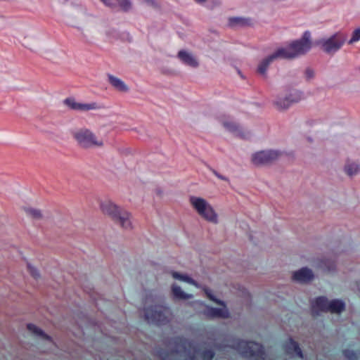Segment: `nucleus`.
<instances>
[{"instance_id": "nucleus-3", "label": "nucleus", "mask_w": 360, "mask_h": 360, "mask_svg": "<svg viewBox=\"0 0 360 360\" xmlns=\"http://www.w3.org/2000/svg\"><path fill=\"white\" fill-rule=\"evenodd\" d=\"M100 207L102 212L110 217L117 224L125 229H132L131 216L127 210L110 200L102 202Z\"/></svg>"}, {"instance_id": "nucleus-1", "label": "nucleus", "mask_w": 360, "mask_h": 360, "mask_svg": "<svg viewBox=\"0 0 360 360\" xmlns=\"http://www.w3.org/2000/svg\"><path fill=\"white\" fill-rule=\"evenodd\" d=\"M72 25L78 29L84 37L94 32L96 28V18L87 13L86 9L81 6L72 8L70 15Z\"/></svg>"}, {"instance_id": "nucleus-27", "label": "nucleus", "mask_w": 360, "mask_h": 360, "mask_svg": "<svg viewBox=\"0 0 360 360\" xmlns=\"http://www.w3.org/2000/svg\"><path fill=\"white\" fill-rule=\"evenodd\" d=\"M320 267L323 269L325 271L330 273L335 270V264L334 261L326 259L325 261L321 262Z\"/></svg>"}, {"instance_id": "nucleus-29", "label": "nucleus", "mask_w": 360, "mask_h": 360, "mask_svg": "<svg viewBox=\"0 0 360 360\" xmlns=\"http://www.w3.org/2000/svg\"><path fill=\"white\" fill-rule=\"evenodd\" d=\"M115 3H117L119 6L125 11L131 8V3L129 0H113Z\"/></svg>"}, {"instance_id": "nucleus-5", "label": "nucleus", "mask_w": 360, "mask_h": 360, "mask_svg": "<svg viewBox=\"0 0 360 360\" xmlns=\"http://www.w3.org/2000/svg\"><path fill=\"white\" fill-rule=\"evenodd\" d=\"M232 347L238 350L242 356L251 360H267L263 347L255 342L237 340Z\"/></svg>"}, {"instance_id": "nucleus-10", "label": "nucleus", "mask_w": 360, "mask_h": 360, "mask_svg": "<svg viewBox=\"0 0 360 360\" xmlns=\"http://www.w3.org/2000/svg\"><path fill=\"white\" fill-rule=\"evenodd\" d=\"M205 292L207 297L212 301L214 302L216 304L223 306V308H215L211 307H207L203 314L208 318L214 319V318H227L229 317V311L226 307V305L223 301H221L214 297L212 295V290L210 289H205Z\"/></svg>"}, {"instance_id": "nucleus-37", "label": "nucleus", "mask_w": 360, "mask_h": 360, "mask_svg": "<svg viewBox=\"0 0 360 360\" xmlns=\"http://www.w3.org/2000/svg\"><path fill=\"white\" fill-rule=\"evenodd\" d=\"M141 2L146 4L148 5L154 6L155 1L153 0H139Z\"/></svg>"}, {"instance_id": "nucleus-11", "label": "nucleus", "mask_w": 360, "mask_h": 360, "mask_svg": "<svg viewBox=\"0 0 360 360\" xmlns=\"http://www.w3.org/2000/svg\"><path fill=\"white\" fill-rule=\"evenodd\" d=\"M345 41V37L340 33H336L328 39L321 40L320 44L324 52L328 54H333L340 49Z\"/></svg>"}, {"instance_id": "nucleus-19", "label": "nucleus", "mask_w": 360, "mask_h": 360, "mask_svg": "<svg viewBox=\"0 0 360 360\" xmlns=\"http://www.w3.org/2000/svg\"><path fill=\"white\" fill-rule=\"evenodd\" d=\"M284 348L288 354H295L300 358H302V352L298 344L292 338H290L285 344Z\"/></svg>"}, {"instance_id": "nucleus-13", "label": "nucleus", "mask_w": 360, "mask_h": 360, "mask_svg": "<svg viewBox=\"0 0 360 360\" xmlns=\"http://www.w3.org/2000/svg\"><path fill=\"white\" fill-rule=\"evenodd\" d=\"M64 104L70 109L80 112H87L103 108V106L96 102L79 103L73 98H68L64 100Z\"/></svg>"}, {"instance_id": "nucleus-7", "label": "nucleus", "mask_w": 360, "mask_h": 360, "mask_svg": "<svg viewBox=\"0 0 360 360\" xmlns=\"http://www.w3.org/2000/svg\"><path fill=\"white\" fill-rule=\"evenodd\" d=\"M144 315L146 320L150 323L156 325H164L169 321L171 315L169 308L155 304L150 307L144 309Z\"/></svg>"}, {"instance_id": "nucleus-8", "label": "nucleus", "mask_w": 360, "mask_h": 360, "mask_svg": "<svg viewBox=\"0 0 360 360\" xmlns=\"http://www.w3.org/2000/svg\"><path fill=\"white\" fill-rule=\"evenodd\" d=\"M345 303L340 300L328 301L326 297H319L312 303V311H330L331 313H340L345 309Z\"/></svg>"}, {"instance_id": "nucleus-34", "label": "nucleus", "mask_w": 360, "mask_h": 360, "mask_svg": "<svg viewBox=\"0 0 360 360\" xmlns=\"http://www.w3.org/2000/svg\"><path fill=\"white\" fill-rule=\"evenodd\" d=\"M307 79H311L314 77V71L312 69L308 68L304 72Z\"/></svg>"}, {"instance_id": "nucleus-23", "label": "nucleus", "mask_w": 360, "mask_h": 360, "mask_svg": "<svg viewBox=\"0 0 360 360\" xmlns=\"http://www.w3.org/2000/svg\"><path fill=\"white\" fill-rule=\"evenodd\" d=\"M344 169L348 176H352L356 175L360 172V167L356 162H347L345 165Z\"/></svg>"}, {"instance_id": "nucleus-25", "label": "nucleus", "mask_w": 360, "mask_h": 360, "mask_svg": "<svg viewBox=\"0 0 360 360\" xmlns=\"http://www.w3.org/2000/svg\"><path fill=\"white\" fill-rule=\"evenodd\" d=\"M172 276L174 278L177 279L181 281L186 282L189 284L193 285L195 286H198L196 282L186 275L181 274L178 272H172Z\"/></svg>"}, {"instance_id": "nucleus-38", "label": "nucleus", "mask_w": 360, "mask_h": 360, "mask_svg": "<svg viewBox=\"0 0 360 360\" xmlns=\"http://www.w3.org/2000/svg\"><path fill=\"white\" fill-rule=\"evenodd\" d=\"M216 2H217V4H218V5H219V4H221V3H220V1H218V0H217V1H216Z\"/></svg>"}, {"instance_id": "nucleus-35", "label": "nucleus", "mask_w": 360, "mask_h": 360, "mask_svg": "<svg viewBox=\"0 0 360 360\" xmlns=\"http://www.w3.org/2000/svg\"><path fill=\"white\" fill-rule=\"evenodd\" d=\"M211 171L219 179L223 180V181H229V179L226 176L220 174L215 169H211Z\"/></svg>"}, {"instance_id": "nucleus-14", "label": "nucleus", "mask_w": 360, "mask_h": 360, "mask_svg": "<svg viewBox=\"0 0 360 360\" xmlns=\"http://www.w3.org/2000/svg\"><path fill=\"white\" fill-rule=\"evenodd\" d=\"M177 58L185 65L193 68H197L199 66L198 58L192 52L187 50H180L177 53Z\"/></svg>"}, {"instance_id": "nucleus-30", "label": "nucleus", "mask_w": 360, "mask_h": 360, "mask_svg": "<svg viewBox=\"0 0 360 360\" xmlns=\"http://www.w3.org/2000/svg\"><path fill=\"white\" fill-rule=\"evenodd\" d=\"M360 40V27L355 29L352 33L351 39L348 41L349 44H352Z\"/></svg>"}, {"instance_id": "nucleus-39", "label": "nucleus", "mask_w": 360, "mask_h": 360, "mask_svg": "<svg viewBox=\"0 0 360 360\" xmlns=\"http://www.w3.org/2000/svg\"><path fill=\"white\" fill-rule=\"evenodd\" d=\"M165 360H168V358L165 359Z\"/></svg>"}, {"instance_id": "nucleus-12", "label": "nucleus", "mask_w": 360, "mask_h": 360, "mask_svg": "<svg viewBox=\"0 0 360 360\" xmlns=\"http://www.w3.org/2000/svg\"><path fill=\"white\" fill-rule=\"evenodd\" d=\"M219 121L226 130L236 136L246 139L250 135L248 131L243 129L230 117L222 116L219 118Z\"/></svg>"}, {"instance_id": "nucleus-18", "label": "nucleus", "mask_w": 360, "mask_h": 360, "mask_svg": "<svg viewBox=\"0 0 360 360\" xmlns=\"http://www.w3.org/2000/svg\"><path fill=\"white\" fill-rule=\"evenodd\" d=\"M250 24L251 20L243 17H231L228 20V25L232 28L243 27Z\"/></svg>"}, {"instance_id": "nucleus-36", "label": "nucleus", "mask_w": 360, "mask_h": 360, "mask_svg": "<svg viewBox=\"0 0 360 360\" xmlns=\"http://www.w3.org/2000/svg\"><path fill=\"white\" fill-rule=\"evenodd\" d=\"M103 2L106 6L113 7L115 6V3L113 0H100Z\"/></svg>"}, {"instance_id": "nucleus-28", "label": "nucleus", "mask_w": 360, "mask_h": 360, "mask_svg": "<svg viewBox=\"0 0 360 360\" xmlns=\"http://www.w3.org/2000/svg\"><path fill=\"white\" fill-rule=\"evenodd\" d=\"M22 44L25 47L30 49L31 50H33L36 47V44L34 39L29 36H25L23 38Z\"/></svg>"}, {"instance_id": "nucleus-26", "label": "nucleus", "mask_w": 360, "mask_h": 360, "mask_svg": "<svg viewBox=\"0 0 360 360\" xmlns=\"http://www.w3.org/2000/svg\"><path fill=\"white\" fill-rule=\"evenodd\" d=\"M24 210L27 216L34 219H39L42 217L41 212L39 210L32 207H25Z\"/></svg>"}, {"instance_id": "nucleus-31", "label": "nucleus", "mask_w": 360, "mask_h": 360, "mask_svg": "<svg viewBox=\"0 0 360 360\" xmlns=\"http://www.w3.org/2000/svg\"><path fill=\"white\" fill-rule=\"evenodd\" d=\"M214 353L211 349L204 350L201 354L203 360H212L214 358Z\"/></svg>"}, {"instance_id": "nucleus-40", "label": "nucleus", "mask_w": 360, "mask_h": 360, "mask_svg": "<svg viewBox=\"0 0 360 360\" xmlns=\"http://www.w3.org/2000/svg\"><path fill=\"white\" fill-rule=\"evenodd\" d=\"M191 360H194V359H193V358H192Z\"/></svg>"}, {"instance_id": "nucleus-9", "label": "nucleus", "mask_w": 360, "mask_h": 360, "mask_svg": "<svg viewBox=\"0 0 360 360\" xmlns=\"http://www.w3.org/2000/svg\"><path fill=\"white\" fill-rule=\"evenodd\" d=\"M283 153L278 150H265L252 155L251 161L257 166L271 164L282 157Z\"/></svg>"}, {"instance_id": "nucleus-4", "label": "nucleus", "mask_w": 360, "mask_h": 360, "mask_svg": "<svg viewBox=\"0 0 360 360\" xmlns=\"http://www.w3.org/2000/svg\"><path fill=\"white\" fill-rule=\"evenodd\" d=\"M189 202L198 215L203 219L214 224L219 223L217 213L205 199L197 196H191L189 198Z\"/></svg>"}, {"instance_id": "nucleus-24", "label": "nucleus", "mask_w": 360, "mask_h": 360, "mask_svg": "<svg viewBox=\"0 0 360 360\" xmlns=\"http://www.w3.org/2000/svg\"><path fill=\"white\" fill-rule=\"evenodd\" d=\"M27 329L29 331L34 334L36 336L41 338V339L46 340L49 342H51V338L45 334L40 328H37L34 324H28L27 325Z\"/></svg>"}, {"instance_id": "nucleus-17", "label": "nucleus", "mask_w": 360, "mask_h": 360, "mask_svg": "<svg viewBox=\"0 0 360 360\" xmlns=\"http://www.w3.org/2000/svg\"><path fill=\"white\" fill-rule=\"evenodd\" d=\"M109 83L118 91L126 93L128 92L129 89V86L120 78L112 75H108Z\"/></svg>"}, {"instance_id": "nucleus-16", "label": "nucleus", "mask_w": 360, "mask_h": 360, "mask_svg": "<svg viewBox=\"0 0 360 360\" xmlns=\"http://www.w3.org/2000/svg\"><path fill=\"white\" fill-rule=\"evenodd\" d=\"M314 278V274L312 271L307 267L300 269V270L295 271L292 276L293 280L300 283H307L311 281Z\"/></svg>"}, {"instance_id": "nucleus-6", "label": "nucleus", "mask_w": 360, "mask_h": 360, "mask_svg": "<svg viewBox=\"0 0 360 360\" xmlns=\"http://www.w3.org/2000/svg\"><path fill=\"white\" fill-rule=\"evenodd\" d=\"M72 136L78 146L82 149L102 148L104 145L102 139H98L92 131L86 128L77 129Z\"/></svg>"}, {"instance_id": "nucleus-15", "label": "nucleus", "mask_w": 360, "mask_h": 360, "mask_svg": "<svg viewBox=\"0 0 360 360\" xmlns=\"http://www.w3.org/2000/svg\"><path fill=\"white\" fill-rule=\"evenodd\" d=\"M278 59H283L281 58V55L277 49L276 51H274L273 53L267 56L266 58H264L258 65L257 67V72L262 75H265L269 65L276 60Z\"/></svg>"}, {"instance_id": "nucleus-22", "label": "nucleus", "mask_w": 360, "mask_h": 360, "mask_svg": "<svg viewBox=\"0 0 360 360\" xmlns=\"http://www.w3.org/2000/svg\"><path fill=\"white\" fill-rule=\"evenodd\" d=\"M274 105L279 110H285L290 108L291 103L286 99L285 96L283 97H278L274 101Z\"/></svg>"}, {"instance_id": "nucleus-21", "label": "nucleus", "mask_w": 360, "mask_h": 360, "mask_svg": "<svg viewBox=\"0 0 360 360\" xmlns=\"http://www.w3.org/2000/svg\"><path fill=\"white\" fill-rule=\"evenodd\" d=\"M286 99L289 101L291 105L300 102L302 98V93L297 89L290 90L286 95Z\"/></svg>"}, {"instance_id": "nucleus-20", "label": "nucleus", "mask_w": 360, "mask_h": 360, "mask_svg": "<svg viewBox=\"0 0 360 360\" xmlns=\"http://www.w3.org/2000/svg\"><path fill=\"white\" fill-rule=\"evenodd\" d=\"M172 291L174 298L177 300H188L193 297L191 294L184 292L181 287L175 284L172 285Z\"/></svg>"}, {"instance_id": "nucleus-2", "label": "nucleus", "mask_w": 360, "mask_h": 360, "mask_svg": "<svg viewBox=\"0 0 360 360\" xmlns=\"http://www.w3.org/2000/svg\"><path fill=\"white\" fill-rule=\"evenodd\" d=\"M311 48V34L305 32L300 39L292 41L285 47L278 49L283 59H294L307 53Z\"/></svg>"}, {"instance_id": "nucleus-32", "label": "nucleus", "mask_w": 360, "mask_h": 360, "mask_svg": "<svg viewBox=\"0 0 360 360\" xmlns=\"http://www.w3.org/2000/svg\"><path fill=\"white\" fill-rule=\"evenodd\" d=\"M343 354L348 360H357L356 354L353 351L345 349L343 351Z\"/></svg>"}, {"instance_id": "nucleus-33", "label": "nucleus", "mask_w": 360, "mask_h": 360, "mask_svg": "<svg viewBox=\"0 0 360 360\" xmlns=\"http://www.w3.org/2000/svg\"><path fill=\"white\" fill-rule=\"evenodd\" d=\"M27 269L30 274L36 279L39 277V273L38 270L33 266L27 264Z\"/></svg>"}]
</instances>
